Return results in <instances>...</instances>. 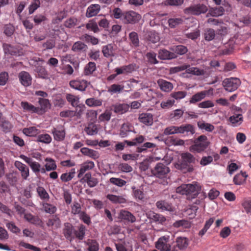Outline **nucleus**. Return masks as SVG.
<instances>
[{"mask_svg": "<svg viewBox=\"0 0 251 251\" xmlns=\"http://www.w3.org/2000/svg\"><path fill=\"white\" fill-rule=\"evenodd\" d=\"M100 10V6L98 4H92L86 10V16L88 18L97 15Z\"/></svg>", "mask_w": 251, "mask_h": 251, "instance_id": "nucleus-24", "label": "nucleus"}, {"mask_svg": "<svg viewBox=\"0 0 251 251\" xmlns=\"http://www.w3.org/2000/svg\"><path fill=\"white\" fill-rule=\"evenodd\" d=\"M174 226L176 227H182L184 228H189L191 226L190 222L185 220L177 221L174 224Z\"/></svg>", "mask_w": 251, "mask_h": 251, "instance_id": "nucleus-56", "label": "nucleus"}, {"mask_svg": "<svg viewBox=\"0 0 251 251\" xmlns=\"http://www.w3.org/2000/svg\"><path fill=\"white\" fill-rule=\"evenodd\" d=\"M87 46L81 41L75 42L72 47V50L76 53H80L85 51L87 49Z\"/></svg>", "mask_w": 251, "mask_h": 251, "instance_id": "nucleus-31", "label": "nucleus"}, {"mask_svg": "<svg viewBox=\"0 0 251 251\" xmlns=\"http://www.w3.org/2000/svg\"><path fill=\"white\" fill-rule=\"evenodd\" d=\"M2 47L5 54L15 56H20L23 54L22 49L19 46H14L9 44L4 43Z\"/></svg>", "mask_w": 251, "mask_h": 251, "instance_id": "nucleus-9", "label": "nucleus"}, {"mask_svg": "<svg viewBox=\"0 0 251 251\" xmlns=\"http://www.w3.org/2000/svg\"><path fill=\"white\" fill-rule=\"evenodd\" d=\"M80 151L83 155L87 156L93 159H97L100 156V154L97 151L88 148L84 147L81 148Z\"/></svg>", "mask_w": 251, "mask_h": 251, "instance_id": "nucleus-27", "label": "nucleus"}, {"mask_svg": "<svg viewBox=\"0 0 251 251\" xmlns=\"http://www.w3.org/2000/svg\"><path fill=\"white\" fill-rule=\"evenodd\" d=\"M76 18L71 17L67 19L64 23V25L67 28H73L78 24Z\"/></svg>", "mask_w": 251, "mask_h": 251, "instance_id": "nucleus-60", "label": "nucleus"}, {"mask_svg": "<svg viewBox=\"0 0 251 251\" xmlns=\"http://www.w3.org/2000/svg\"><path fill=\"white\" fill-rule=\"evenodd\" d=\"M18 77L21 84L25 86H28L31 84L32 78L29 74L22 71L19 74Z\"/></svg>", "mask_w": 251, "mask_h": 251, "instance_id": "nucleus-20", "label": "nucleus"}, {"mask_svg": "<svg viewBox=\"0 0 251 251\" xmlns=\"http://www.w3.org/2000/svg\"><path fill=\"white\" fill-rule=\"evenodd\" d=\"M53 138L57 141H62L65 137L66 132L64 127L61 125L53 127L51 131Z\"/></svg>", "mask_w": 251, "mask_h": 251, "instance_id": "nucleus-10", "label": "nucleus"}, {"mask_svg": "<svg viewBox=\"0 0 251 251\" xmlns=\"http://www.w3.org/2000/svg\"><path fill=\"white\" fill-rule=\"evenodd\" d=\"M176 245L175 246L176 249L178 248L180 250L186 249L189 244V240L186 237H178L176 239Z\"/></svg>", "mask_w": 251, "mask_h": 251, "instance_id": "nucleus-36", "label": "nucleus"}, {"mask_svg": "<svg viewBox=\"0 0 251 251\" xmlns=\"http://www.w3.org/2000/svg\"><path fill=\"white\" fill-rule=\"evenodd\" d=\"M96 69V64L94 62H90L85 67L84 74L85 75H91Z\"/></svg>", "mask_w": 251, "mask_h": 251, "instance_id": "nucleus-47", "label": "nucleus"}, {"mask_svg": "<svg viewBox=\"0 0 251 251\" xmlns=\"http://www.w3.org/2000/svg\"><path fill=\"white\" fill-rule=\"evenodd\" d=\"M131 132H135L133 126L129 123L123 124L120 128L119 136L122 138L127 137Z\"/></svg>", "mask_w": 251, "mask_h": 251, "instance_id": "nucleus-14", "label": "nucleus"}, {"mask_svg": "<svg viewBox=\"0 0 251 251\" xmlns=\"http://www.w3.org/2000/svg\"><path fill=\"white\" fill-rule=\"evenodd\" d=\"M106 198L114 203H124L126 202V200L121 196L108 194L107 195Z\"/></svg>", "mask_w": 251, "mask_h": 251, "instance_id": "nucleus-40", "label": "nucleus"}, {"mask_svg": "<svg viewBox=\"0 0 251 251\" xmlns=\"http://www.w3.org/2000/svg\"><path fill=\"white\" fill-rule=\"evenodd\" d=\"M206 72L201 69H200L197 67H191L189 65L187 64V69L186 73L193 75L197 76L203 75L205 74Z\"/></svg>", "mask_w": 251, "mask_h": 251, "instance_id": "nucleus-30", "label": "nucleus"}, {"mask_svg": "<svg viewBox=\"0 0 251 251\" xmlns=\"http://www.w3.org/2000/svg\"><path fill=\"white\" fill-rule=\"evenodd\" d=\"M246 173H241L235 175L233 178V182L236 185H241L245 180V178L247 177Z\"/></svg>", "mask_w": 251, "mask_h": 251, "instance_id": "nucleus-49", "label": "nucleus"}, {"mask_svg": "<svg viewBox=\"0 0 251 251\" xmlns=\"http://www.w3.org/2000/svg\"><path fill=\"white\" fill-rule=\"evenodd\" d=\"M132 195L137 201L144 202L147 200L146 194L144 191L143 186L136 188L135 186L132 187Z\"/></svg>", "mask_w": 251, "mask_h": 251, "instance_id": "nucleus-11", "label": "nucleus"}, {"mask_svg": "<svg viewBox=\"0 0 251 251\" xmlns=\"http://www.w3.org/2000/svg\"><path fill=\"white\" fill-rule=\"evenodd\" d=\"M84 131L88 135L92 136L97 134L99 130L97 125L90 123L85 128Z\"/></svg>", "mask_w": 251, "mask_h": 251, "instance_id": "nucleus-37", "label": "nucleus"}, {"mask_svg": "<svg viewBox=\"0 0 251 251\" xmlns=\"http://www.w3.org/2000/svg\"><path fill=\"white\" fill-rule=\"evenodd\" d=\"M158 57L161 60H171L176 58L174 52L166 49L160 50L158 51Z\"/></svg>", "mask_w": 251, "mask_h": 251, "instance_id": "nucleus-22", "label": "nucleus"}, {"mask_svg": "<svg viewBox=\"0 0 251 251\" xmlns=\"http://www.w3.org/2000/svg\"><path fill=\"white\" fill-rule=\"evenodd\" d=\"M35 72L37 74L39 77L47 79L49 78V74L46 69L42 66H37L35 69Z\"/></svg>", "mask_w": 251, "mask_h": 251, "instance_id": "nucleus-45", "label": "nucleus"}, {"mask_svg": "<svg viewBox=\"0 0 251 251\" xmlns=\"http://www.w3.org/2000/svg\"><path fill=\"white\" fill-rule=\"evenodd\" d=\"M20 157L29 165L33 172L36 174L39 173L41 165L38 162L33 161L31 158L23 154L20 155Z\"/></svg>", "mask_w": 251, "mask_h": 251, "instance_id": "nucleus-15", "label": "nucleus"}, {"mask_svg": "<svg viewBox=\"0 0 251 251\" xmlns=\"http://www.w3.org/2000/svg\"><path fill=\"white\" fill-rule=\"evenodd\" d=\"M173 243L169 236H163L155 243V247L160 251H177L176 247L173 245Z\"/></svg>", "mask_w": 251, "mask_h": 251, "instance_id": "nucleus-3", "label": "nucleus"}, {"mask_svg": "<svg viewBox=\"0 0 251 251\" xmlns=\"http://www.w3.org/2000/svg\"><path fill=\"white\" fill-rule=\"evenodd\" d=\"M225 12L224 8L222 6H219L215 8H211L209 9L207 14L212 17H219L223 15Z\"/></svg>", "mask_w": 251, "mask_h": 251, "instance_id": "nucleus-39", "label": "nucleus"}, {"mask_svg": "<svg viewBox=\"0 0 251 251\" xmlns=\"http://www.w3.org/2000/svg\"><path fill=\"white\" fill-rule=\"evenodd\" d=\"M156 207L162 210L173 211L174 208L172 204L165 201H159L156 203Z\"/></svg>", "mask_w": 251, "mask_h": 251, "instance_id": "nucleus-35", "label": "nucleus"}, {"mask_svg": "<svg viewBox=\"0 0 251 251\" xmlns=\"http://www.w3.org/2000/svg\"><path fill=\"white\" fill-rule=\"evenodd\" d=\"M140 122L146 126H151L153 124V116L151 113H142L139 115Z\"/></svg>", "mask_w": 251, "mask_h": 251, "instance_id": "nucleus-26", "label": "nucleus"}, {"mask_svg": "<svg viewBox=\"0 0 251 251\" xmlns=\"http://www.w3.org/2000/svg\"><path fill=\"white\" fill-rule=\"evenodd\" d=\"M70 86L76 90L84 91L88 86L87 81L84 80H75L70 82Z\"/></svg>", "mask_w": 251, "mask_h": 251, "instance_id": "nucleus-16", "label": "nucleus"}, {"mask_svg": "<svg viewBox=\"0 0 251 251\" xmlns=\"http://www.w3.org/2000/svg\"><path fill=\"white\" fill-rule=\"evenodd\" d=\"M201 190V186L198 184H183L176 188V192L187 196V199L192 200L197 197Z\"/></svg>", "mask_w": 251, "mask_h": 251, "instance_id": "nucleus-2", "label": "nucleus"}, {"mask_svg": "<svg viewBox=\"0 0 251 251\" xmlns=\"http://www.w3.org/2000/svg\"><path fill=\"white\" fill-rule=\"evenodd\" d=\"M43 208L46 213L49 214H54L57 210L55 206L47 202L43 203Z\"/></svg>", "mask_w": 251, "mask_h": 251, "instance_id": "nucleus-57", "label": "nucleus"}, {"mask_svg": "<svg viewBox=\"0 0 251 251\" xmlns=\"http://www.w3.org/2000/svg\"><path fill=\"white\" fill-rule=\"evenodd\" d=\"M23 132L28 136H34L39 133V130L35 127L31 126L28 128H24Z\"/></svg>", "mask_w": 251, "mask_h": 251, "instance_id": "nucleus-48", "label": "nucleus"}, {"mask_svg": "<svg viewBox=\"0 0 251 251\" xmlns=\"http://www.w3.org/2000/svg\"><path fill=\"white\" fill-rule=\"evenodd\" d=\"M38 102L40 106L37 107L38 114H42L50 108V104L48 99L39 98Z\"/></svg>", "mask_w": 251, "mask_h": 251, "instance_id": "nucleus-19", "label": "nucleus"}, {"mask_svg": "<svg viewBox=\"0 0 251 251\" xmlns=\"http://www.w3.org/2000/svg\"><path fill=\"white\" fill-rule=\"evenodd\" d=\"M157 84L160 89L165 92H169L173 89V84L169 81L162 79H159L157 80Z\"/></svg>", "mask_w": 251, "mask_h": 251, "instance_id": "nucleus-25", "label": "nucleus"}, {"mask_svg": "<svg viewBox=\"0 0 251 251\" xmlns=\"http://www.w3.org/2000/svg\"><path fill=\"white\" fill-rule=\"evenodd\" d=\"M120 217L122 219L132 223L136 221L135 217L128 211L121 210L120 213Z\"/></svg>", "mask_w": 251, "mask_h": 251, "instance_id": "nucleus-33", "label": "nucleus"}, {"mask_svg": "<svg viewBox=\"0 0 251 251\" xmlns=\"http://www.w3.org/2000/svg\"><path fill=\"white\" fill-rule=\"evenodd\" d=\"M14 166L20 172L23 179L26 180L29 176L28 167L19 161H15Z\"/></svg>", "mask_w": 251, "mask_h": 251, "instance_id": "nucleus-13", "label": "nucleus"}, {"mask_svg": "<svg viewBox=\"0 0 251 251\" xmlns=\"http://www.w3.org/2000/svg\"><path fill=\"white\" fill-rule=\"evenodd\" d=\"M129 108V105L126 103H116L111 106V110L118 114H123L128 111Z\"/></svg>", "mask_w": 251, "mask_h": 251, "instance_id": "nucleus-18", "label": "nucleus"}, {"mask_svg": "<svg viewBox=\"0 0 251 251\" xmlns=\"http://www.w3.org/2000/svg\"><path fill=\"white\" fill-rule=\"evenodd\" d=\"M208 92L206 91H203L197 93L194 95L190 99L189 102L190 103H195L199 102L205 98Z\"/></svg>", "mask_w": 251, "mask_h": 251, "instance_id": "nucleus-34", "label": "nucleus"}, {"mask_svg": "<svg viewBox=\"0 0 251 251\" xmlns=\"http://www.w3.org/2000/svg\"><path fill=\"white\" fill-rule=\"evenodd\" d=\"M22 107L27 111L37 113L38 111L37 107L34 106L33 105L28 103L26 101H22L21 103Z\"/></svg>", "mask_w": 251, "mask_h": 251, "instance_id": "nucleus-44", "label": "nucleus"}, {"mask_svg": "<svg viewBox=\"0 0 251 251\" xmlns=\"http://www.w3.org/2000/svg\"><path fill=\"white\" fill-rule=\"evenodd\" d=\"M47 225L49 227L58 228L61 226V221L57 216L54 215L48 220Z\"/></svg>", "mask_w": 251, "mask_h": 251, "instance_id": "nucleus-32", "label": "nucleus"}, {"mask_svg": "<svg viewBox=\"0 0 251 251\" xmlns=\"http://www.w3.org/2000/svg\"><path fill=\"white\" fill-rule=\"evenodd\" d=\"M150 218L153 221L161 224H163L166 220L165 217L163 215L155 213L151 214Z\"/></svg>", "mask_w": 251, "mask_h": 251, "instance_id": "nucleus-55", "label": "nucleus"}, {"mask_svg": "<svg viewBox=\"0 0 251 251\" xmlns=\"http://www.w3.org/2000/svg\"><path fill=\"white\" fill-rule=\"evenodd\" d=\"M195 133V128L191 124H184L178 126V134H182L184 136L192 135Z\"/></svg>", "mask_w": 251, "mask_h": 251, "instance_id": "nucleus-17", "label": "nucleus"}, {"mask_svg": "<svg viewBox=\"0 0 251 251\" xmlns=\"http://www.w3.org/2000/svg\"><path fill=\"white\" fill-rule=\"evenodd\" d=\"M209 145L206 136L201 135L195 141V144L190 147V151L193 152H201Z\"/></svg>", "mask_w": 251, "mask_h": 251, "instance_id": "nucleus-4", "label": "nucleus"}, {"mask_svg": "<svg viewBox=\"0 0 251 251\" xmlns=\"http://www.w3.org/2000/svg\"><path fill=\"white\" fill-rule=\"evenodd\" d=\"M112 113L110 110L106 109L104 113L99 117V120L101 122L109 121L110 120Z\"/></svg>", "mask_w": 251, "mask_h": 251, "instance_id": "nucleus-63", "label": "nucleus"}, {"mask_svg": "<svg viewBox=\"0 0 251 251\" xmlns=\"http://www.w3.org/2000/svg\"><path fill=\"white\" fill-rule=\"evenodd\" d=\"M75 229L73 226L70 223H67L64 224L63 234L66 239L72 241L73 239V233H74Z\"/></svg>", "mask_w": 251, "mask_h": 251, "instance_id": "nucleus-28", "label": "nucleus"}, {"mask_svg": "<svg viewBox=\"0 0 251 251\" xmlns=\"http://www.w3.org/2000/svg\"><path fill=\"white\" fill-rule=\"evenodd\" d=\"M37 141L45 144H49L52 141L51 136L48 134L39 135L37 137Z\"/></svg>", "mask_w": 251, "mask_h": 251, "instance_id": "nucleus-58", "label": "nucleus"}, {"mask_svg": "<svg viewBox=\"0 0 251 251\" xmlns=\"http://www.w3.org/2000/svg\"><path fill=\"white\" fill-rule=\"evenodd\" d=\"M135 70V64H129L126 66H124L120 68L115 69V72L116 73V75L121 74H125L131 73Z\"/></svg>", "mask_w": 251, "mask_h": 251, "instance_id": "nucleus-23", "label": "nucleus"}, {"mask_svg": "<svg viewBox=\"0 0 251 251\" xmlns=\"http://www.w3.org/2000/svg\"><path fill=\"white\" fill-rule=\"evenodd\" d=\"M241 83L240 80L237 77L226 78L223 82L225 89L228 92L236 90Z\"/></svg>", "mask_w": 251, "mask_h": 251, "instance_id": "nucleus-8", "label": "nucleus"}, {"mask_svg": "<svg viewBox=\"0 0 251 251\" xmlns=\"http://www.w3.org/2000/svg\"><path fill=\"white\" fill-rule=\"evenodd\" d=\"M180 157V161L175 165L176 168L184 173L193 172L194 170L193 164L196 161L195 157L188 152L182 153Z\"/></svg>", "mask_w": 251, "mask_h": 251, "instance_id": "nucleus-1", "label": "nucleus"}, {"mask_svg": "<svg viewBox=\"0 0 251 251\" xmlns=\"http://www.w3.org/2000/svg\"><path fill=\"white\" fill-rule=\"evenodd\" d=\"M86 104L90 107H97L102 105V100L96 98L87 99L85 101Z\"/></svg>", "mask_w": 251, "mask_h": 251, "instance_id": "nucleus-43", "label": "nucleus"}, {"mask_svg": "<svg viewBox=\"0 0 251 251\" xmlns=\"http://www.w3.org/2000/svg\"><path fill=\"white\" fill-rule=\"evenodd\" d=\"M86 27L87 29L94 31V32H98L99 31L97 23L94 20H91L86 25Z\"/></svg>", "mask_w": 251, "mask_h": 251, "instance_id": "nucleus-64", "label": "nucleus"}, {"mask_svg": "<svg viewBox=\"0 0 251 251\" xmlns=\"http://www.w3.org/2000/svg\"><path fill=\"white\" fill-rule=\"evenodd\" d=\"M215 36V33L214 29L207 28L204 31V39L206 41H211L214 39Z\"/></svg>", "mask_w": 251, "mask_h": 251, "instance_id": "nucleus-61", "label": "nucleus"}, {"mask_svg": "<svg viewBox=\"0 0 251 251\" xmlns=\"http://www.w3.org/2000/svg\"><path fill=\"white\" fill-rule=\"evenodd\" d=\"M85 226L83 225H81L79 226L78 230H74L75 235L78 239L82 240L85 234Z\"/></svg>", "mask_w": 251, "mask_h": 251, "instance_id": "nucleus-51", "label": "nucleus"}, {"mask_svg": "<svg viewBox=\"0 0 251 251\" xmlns=\"http://www.w3.org/2000/svg\"><path fill=\"white\" fill-rule=\"evenodd\" d=\"M183 20L181 18H170L168 20V23L170 27L175 28L180 25L182 24Z\"/></svg>", "mask_w": 251, "mask_h": 251, "instance_id": "nucleus-42", "label": "nucleus"}, {"mask_svg": "<svg viewBox=\"0 0 251 251\" xmlns=\"http://www.w3.org/2000/svg\"><path fill=\"white\" fill-rule=\"evenodd\" d=\"M208 7L202 3H197L190 5L183 10L186 14L200 15L205 13L208 11Z\"/></svg>", "mask_w": 251, "mask_h": 251, "instance_id": "nucleus-5", "label": "nucleus"}, {"mask_svg": "<svg viewBox=\"0 0 251 251\" xmlns=\"http://www.w3.org/2000/svg\"><path fill=\"white\" fill-rule=\"evenodd\" d=\"M170 50L175 53V55L176 56V58L177 57L178 55H183L188 51L187 47L183 45L173 46L170 48Z\"/></svg>", "mask_w": 251, "mask_h": 251, "instance_id": "nucleus-29", "label": "nucleus"}, {"mask_svg": "<svg viewBox=\"0 0 251 251\" xmlns=\"http://www.w3.org/2000/svg\"><path fill=\"white\" fill-rule=\"evenodd\" d=\"M102 52L103 56L105 57L113 56L114 53L113 51V46L112 44H108L103 46L102 48Z\"/></svg>", "mask_w": 251, "mask_h": 251, "instance_id": "nucleus-41", "label": "nucleus"}, {"mask_svg": "<svg viewBox=\"0 0 251 251\" xmlns=\"http://www.w3.org/2000/svg\"><path fill=\"white\" fill-rule=\"evenodd\" d=\"M164 135H168L174 134H178V126H171L165 128L163 132Z\"/></svg>", "mask_w": 251, "mask_h": 251, "instance_id": "nucleus-62", "label": "nucleus"}, {"mask_svg": "<svg viewBox=\"0 0 251 251\" xmlns=\"http://www.w3.org/2000/svg\"><path fill=\"white\" fill-rule=\"evenodd\" d=\"M45 161L47 162L45 165L47 171H50L56 169V165L55 161L52 159L46 158Z\"/></svg>", "mask_w": 251, "mask_h": 251, "instance_id": "nucleus-50", "label": "nucleus"}, {"mask_svg": "<svg viewBox=\"0 0 251 251\" xmlns=\"http://www.w3.org/2000/svg\"><path fill=\"white\" fill-rule=\"evenodd\" d=\"M148 39L153 43H155L159 41V36L158 34L154 31L149 32L148 34Z\"/></svg>", "mask_w": 251, "mask_h": 251, "instance_id": "nucleus-59", "label": "nucleus"}, {"mask_svg": "<svg viewBox=\"0 0 251 251\" xmlns=\"http://www.w3.org/2000/svg\"><path fill=\"white\" fill-rule=\"evenodd\" d=\"M129 39L132 45L135 47L139 46V40L136 32L132 31L129 34Z\"/></svg>", "mask_w": 251, "mask_h": 251, "instance_id": "nucleus-53", "label": "nucleus"}, {"mask_svg": "<svg viewBox=\"0 0 251 251\" xmlns=\"http://www.w3.org/2000/svg\"><path fill=\"white\" fill-rule=\"evenodd\" d=\"M66 98L68 101L71 103L73 106L75 107L78 106L79 98L77 96L68 94L66 95Z\"/></svg>", "mask_w": 251, "mask_h": 251, "instance_id": "nucleus-52", "label": "nucleus"}, {"mask_svg": "<svg viewBox=\"0 0 251 251\" xmlns=\"http://www.w3.org/2000/svg\"><path fill=\"white\" fill-rule=\"evenodd\" d=\"M170 171L169 168L166 165L158 163L151 170V173L156 177L163 178L167 177Z\"/></svg>", "mask_w": 251, "mask_h": 251, "instance_id": "nucleus-6", "label": "nucleus"}, {"mask_svg": "<svg viewBox=\"0 0 251 251\" xmlns=\"http://www.w3.org/2000/svg\"><path fill=\"white\" fill-rule=\"evenodd\" d=\"M234 110V114L229 118V121L235 126L240 125L243 122L242 110L241 108L236 107Z\"/></svg>", "mask_w": 251, "mask_h": 251, "instance_id": "nucleus-12", "label": "nucleus"}, {"mask_svg": "<svg viewBox=\"0 0 251 251\" xmlns=\"http://www.w3.org/2000/svg\"><path fill=\"white\" fill-rule=\"evenodd\" d=\"M198 126L200 129H205L208 132H211L214 129V126L213 125L203 121L198 122Z\"/></svg>", "mask_w": 251, "mask_h": 251, "instance_id": "nucleus-54", "label": "nucleus"}, {"mask_svg": "<svg viewBox=\"0 0 251 251\" xmlns=\"http://www.w3.org/2000/svg\"><path fill=\"white\" fill-rule=\"evenodd\" d=\"M124 86L120 84H113L110 86L107 89V92L111 95L114 94H119L124 90Z\"/></svg>", "mask_w": 251, "mask_h": 251, "instance_id": "nucleus-38", "label": "nucleus"}, {"mask_svg": "<svg viewBox=\"0 0 251 251\" xmlns=\"http://www.w3.org/2000/svg\"><path fill=\"white\" fill-rule=\"evenodd\" d=\"M37 192L40 198L45 201H48L50 196L46 190L43 187H38Z\"/></svg>", "mask_w": 251, "mask_h": 251, "instance_id": "nucleus-46", "label": "nucleus"}, {"mask_svg": "<svg viewBox=\"0 0 251 251\" xmlns=\"http://www.w3.org/2000/svg\"><path fill=\"white\" fill-rule=\"evenodd\" d=\"M94 167L95 164L93 161H87L83 163L80 165V168L78 171L77 177L80 178L86 171L92 170Z\"/></svg>", "mask_w": 251, "mask_h": 251, "instance_id": "nucleus-21", "label": "nucleus"}, {"mask_svg": "<svg viewBox=\"0 0 251 251\" xmlns=\"http://www.w3.org/2000/svg\"><path fill=\"white\" fill-rule=\"evenodd\" d=\"M141 19V16L133 11L124 12L122 16V21L125 24H134L138 22Z\"/></svg>", "mask_w": 251, "mask_h": 251, "instance_id": "nucleus-7", "label": "nucleus"}]
</instances>
